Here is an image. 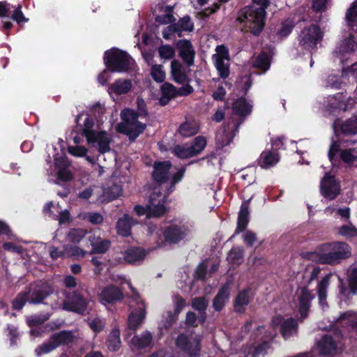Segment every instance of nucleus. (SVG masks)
<instances>
[{"label":"nucleus","instance_id":"obj_1","mask_svg":"<svg viewBox=\"0 0 357 357\" xmlns=\"http://www.w3.org/2000/svg\"><path fill=\"white\" fill-rule=\"evenodd\" d=\"M252 5L242 8L238 12V21L243 24L246 32L259 36L265 26L266 9L270 6L269 0H252Z\"/></svg>","mask_w":357,"mask_h":357},{"label":"nucleus","instance_id":"obj_2","mask_svg":"<svg viewBox=\"0 0 357 357\" xmlns=\"http://www.w3.org/2000/svg\"><path fill=\"white\" fill-rule=\"evenodd\" d=\"M185 168L172 167L169 161H157L154 162L152 176L160 185H165L167 195L173 190L174 185L180 182L184 176Z\"/></svg>","mask_w":357,"mask_h":357},{"label":"nucleus","instance_id":"obj_3","mask_svg":"<svg viewBox=\"0 0 357 357\" xmlns=\"http://www.w3.org/2000/svg\"><path fill=\"white\" fill-rule=\"evenodd\" d=\"M103 60L107 70L112 73L128 72L134 61L130 54L116 47L105 51Z\"/></svg>","mask_w":357,"mask_h":357},{"label":"nucleus","instance_id":"obj_4","mask_svg":"<svg viewBox=\"0 0 357 357\" xmlns=\"http://www.w3.org/2000/svg\"><path fill=\"white\" fill-rule=\"evenodd\" d=\"M271 324L273 328L269 332H264V328L263 326H260L257 328L259 335L264 333L260 339L264 340L265 342L273 340L277 334L275 328L277 327H280L281 334L284 339H288L297 333L298 324L293 318L284 319L280 315H276L273 318Z\"/></svg>","mask_w":357,"mask_h":357},{"label":"nucleus","instance_id":"obj_5","mask_svg":"<svg viewBox=\"0 0 357 357\" xmlns=\"http://www.w3.org/2000/svg\"><path fill=\"white\" fill-rule=\"evenodd\" d=\"M318 254L322 263L334 264L351 255L349 245L342 242L325 243L318 248Z\"/></svg>","mask_w":357,"mask_h":357},{"label":"nucleus","instance_id":"obj_6","mask_svg":"<svg viewBox=\"0 0 357 357\" xmlns=\"http://www.w3.org/2000/svg\"><path fill=\"white\" fill-rule=\"evenodd\" d=\"M166 199L167 195L162 193L159 188H155L146 207L137 205L135 207V211L139 215H146L148 218L160 217L166 211L164 206Z\"/></svg>","mask_w":357,"mask_h":357},{"label":"nucleus","instance_id":"obj_7","mask_svg":"<svg viewBox=\"0 0 357 357\" xmlns=\"http://www.w3.org/2000/svg\"><path fill=\"white\" fill-rule=\"evenodd\" d=\"M130 290L132 291V295L130 298V307H136L128 316V327L130 330H137L143 323L146 317L145 305L143 301L141 300L138 293L132 286L129 281H126Z\"/></svg>","mask_w":357,"mask_h":357},{"label":"nucleus","instance_id":"obj_8","mask_svg":"<svg viewBox=\"0 0 357 357\" xmlns=\"http://www.w3.org/2000/svg\"><path fill=\"white\" fill-rule=\"evenodd\" d=\"M202 335L194 331L180 334L176 340L177 348L186 353L189 357H197L201 350Z\"/></svg>","mask_w":357,"mask_h":357},{"label":"nucleus","instance_id":"obj_9","mask_svg":"<svg viewBox=\"0 0 357 357\" xmlns=\"http://www.w3.org/2000/svg\"><path fill=\"white\" fill-rule=\"evenodd\" d=\"M324 33L317 24L305 26L298 36V45L305 50L310 51L317 47V43L322 40Z\"/></svg>","mask_w":357,"mask_h":357},{"label":"nucleus","instance_id":"obj_10","mask_svg":"<svg viewBox=\"0 0 357 357\" xmlns=\"http://www.w3.org/2000/svg\"><path fill=\"white\" fill-rule=\"evenodd\" d=\"M74 335L71 331H63L53 334L47 342L38 347L36 350V354L40 356L48 354L61 344H66L73 342Z\"/></svg>","mask_w":357,"mask_h":357},{"label":"nucleus","instance_id":"obj_11","mask_svg":"<svg viewBox=\"0 0 357 357\" xmlns=\"http://www.w3.org/2000/svg\"><path fill=\"white\" fill-rule=\"evenodd\" d=\"M50 176H54V183L60 185L73 179L72 167L68 158H54L53 166H51Z\"/></svg>","mask_w":357,"mask_h":357},{"label":"nucleus","instance_id":"obj_12","mask_svg":"<svg viewBox=\"0 0 357 357\" xmlns=\"http://www.w3.org/2000/svg\"><path fill=\"white\" fill-rule=\"evenodd\" d=\"M206 146V138L203 136H197L190 144L176 145L174 148L173 153L176 156H195L199 154Z\"/></svg>","mask_w":357,"mask_h":357},{"label":"nucleus","instance_id":"obj_13","mask_svg":"<svg viewBox=\"0 0 357 357\" xmlns=\"http://www.w3.org/2000/svg\"><path fill=\"white\" fill-rule=\"evenodd\" d=\"M165 241L169 244H177L189 234L188 228L181 224H171L160 230Z\"/></svg>","mask_w":357,"mask_h":357},{"label":"nucleus","instance_id":"obj_14","mask_svg":"<svg viewBox=\"0 0 357 357\" xmlns=\"http://www.w3.org/2000/svg\"><path fill=\"white\" fill-rule=\"evenodd\" d=\"M320 190L324 198L333 200L339 195L340 186L333 176L326 173L324 177L321 181Z\"/></svg>","mask_w":357,"mask_h":357},{"label":"nucleus","instance_id":"obj_15","mask_svg":"<svg viewBox=\"0 0 357 357\" xmlns=\"http://www.w3.org/2000/svg\"><path fill=\"white\" fill-rule=\"evenodd\" d=\"M175 47L178 56L188 67L194 65L196 52L190 40L180 39L175 43Z\"/></svg>","mask_w":357,"mask_h":357},{"label":"nucleus","instance_id":"obj_16","mask_svg":"<svg viewBox=\"0 0 357 357\" xmlns=\"http://www.w3.org/2000/svg\"><path fill=\"white\" fill-rule=\"evenodd\" d=\"M88 301L77 292L68 295L63 301V308L64 310L83 314L87 309Z\"/></svg>","mask_w":357,"mask_h":357},{"label":"nucleus","instance_id":"obj_17","mask_svg":"<svg viewBox=\"0 0 357 357\" xmlns=\"http://www.w3.org/2000/svg\"><path fill=\"white\" fill-rule=\"evenodd\" d=\"M296 296V307L301 314V319H304L307 314L310 303L314 298V295L311 294L307 287H304L298 289Z\"/></svg>","mask_w":357,"mask_h":357},{"label":"nucleus","instance_id":"obj_18","mask_svg":"<svg viewBox=\"0 0 357 357\" xmlns=\"http://www.w3.org/2000/svg\"><path fill=\"white\" fill-rule=\"evenodd\" d=\"M146 128V123L137 122V123L131 125L118 123L116 129L119 133L127 135L129 139L133 142L145 130Z\"/></svg>","mask_w":357,"mask_h":357},{"label":"nucleus","instance_id":"obj_19","mask_svg":"<svg viewBox=\"0 0 357 357\" xmlns=\"http://www.w3.org/2000/svg\"><path fill=\"white\" fill-rule=\"evenodd\" d=\"M153 335L149 331L135 335L130 340L129 344L132 350H142L151 348L153 345Z\"/></svg>","mask_w":357,"mask_h":357},{"label":"nucleus","instance_id":"obj_20","mask_svg":"<svg viewBox=\"0 0 357 357\" xmlns=\"http://www.w3.org/2000/svg\"><path fill=\"white\" fill-rule=\"evenodd\" d=\"M340 294L341 298H348L357 294V268H354L349 278V287L344 285L343 281L339 278Z\"/></svg>","mask_w":357,"mask_h":357},{"label":"nucleus","instance_id":"obj_21","mask_svg":"<svg viewBox=\"0 0 357 357\" xmlns=\"http://www.w3.org/2000/svg\"><path fill=\"white\" fill-rule=\"evenodd\" d=\"M123 298V292L119 288L112 284L103 288L100 294L101 303L104 305L107 303H114L121 301Z\"/></svg>","mask_w":357,"mask_h":357},{"label":"nucleus","instance_id":"obj_22","mask_svg":"<svg viewBox=\"0 0 357 357\" xmlns=\"http://www.w3.org/2000/svg\"><path fill=\"white\" fill-rule=\"evenodd\" d=\"M338 347V342L331 335H324L317 342V348L322 355H333Z\"/></svg>","mask_w":357,"mask_h":357},{"label":"nucleus","instance_id":"obj_23","mask_svg":"<svg viewBox=\"0 0 357 357\" xmlns=\"http://www.w3.org/2000/svg\"><path fill=\"white\" fill-rule=\"evenodd\" d=\"M87 239L92 247V250L90 252V254L105 253L111 245V241L109 240L102 238L100 236H96L95 234L89 233V235L87 236Z\"/></svg>","mask_w":357,"mask_h":357},{"label":"nucleus","instance_id":"obj_24","mask_svg":"<svg viewBox=\"0 0 357 357\" xmlns=\"http://www.w3.org/2000/svg\"><path fill=\"white\" fill-rule=\"evenodd\" d=\"M121 187L114 182L109 181L107 187L103 188L102 195L98 199L100 202H107L116 199L121 195Z\"/></svg>","mask_w":357,"mask_h":357},{"label":"nucleus","instance_id":"obj_25","mask_svg":"<svg viewBox=\"0 0 357 357\" xmlns=\"http://www.w3.org/2000/svg\"><path fill=\"white\" fill-rule=\"evenodd\" d=\"M171 74L173 80L179 84L190 82V79L187 75L185 70L178 60H173L171 63Z\"/></svg>","mask_w":357,"mask_h":357},{"label":"nucleus","instance_id":"obj_26","mask_svg":"<svg viewBox=\"0 0 357 357\" xmlns=\"http://www.w3.org/2000/svg\"><path fill=\"white\" fill-rule=\"evenodd\" d=\"M347 96L343 93H337L333 96L328 97V110L331 113H335L337 110H347Z\"/></svg>","mask_w":357,"mask_h":357},{"label":"nucleus","instance_id":"obj_27","mask_svg":"<svg viewBox=\"0 0 357 357\" xmlns=\"http://www.w3.org/2000/svg\"><path fill=\"white\" fill-rule=\"evenodd\" d=\"M132 86L130 79H117L108 86V93H114L117 96L126 94L129 92Z\"/></svg>","mask_w":357,"mask_h":357},{"label":"nucleus","instance_id":"obj_28","mask_svg":"<svg viewBox=\"0 0 357 357\" xmlns=\"http://www.w3.org/2000/svg\"><path fill=\"white\" fill-rule=\"evenodd\" d=\"M332 274L329 273L324 277L317 284V289L319 297V304L323 309L327 306V289L330 285Z\"/></svg>","mask_w":357,"mask_h":357},{"label":"nucleus","instance_id":"obj_29","mask_svg":"<svg viewBox=\"0 0 357 357\" xmlns=\"http://www.w3.org/2000/svg\"><path fill=\"white\" fill-rule=\"evenodd\" d=\"M252 106L248 103L245 97L236 99L232 104L231 109L234 114L246 116L252 112Z\"/></svg>","mask_w":357,"mask_h":357},{"label":"nucleus","instance_id":"obj_30","mask_svg":"<svg viewBox=\"0 0 357 357\" xmlns=\"http://www.w3.org/2000/svg\"><path fill=\"white\" fill-rule=\"evenodd\" d=\"M87 142L89 144L97 143L98 151L101 154H104L110 150L111 139L107 136L105 131L98 132L95 135L92 141Z\"/></svg>","mask_w":357,"mask_h":357},{"label":"nucleus","instance_id":"obj_31","mask_svg":"<svg viewBox=\"0 0 357 357\" xmlns=\"http://www.w3.org/2000/svg\"><path fill=\"white\" fill-rule=\"evenodd\" d=\"M135 222L128 215L125 214L120 218L116 222V231L118 234L122 236H128L131 233V227Z\"/></svg>","mask_w":357,"mask_h":357},{"label":"nucleus","instance_id":"obj_32","mask_svg":"<svg viewBox=\"0 0 357 357\" xmlns=\"http://www.w3.org/2000/svg\"><path fill=\"white\" fill-rule=\"evenodd\" d=\"M251 298L252 294L250 289H244L241 291L235 300V311L240 313L243 312L245 310V307L249 304Z\"/></svg>","mask_w":357,"mask_h":357},{"label":"nucleus","instance_id":"obj_33","mask_svg":"<svg viewBox=\"0 0 357 357\" xmlns=\"http://www.w3.org/2000/svg\"><path fill=\"white\" fill-rule=\"evenodd\" d=\"M146 251L142 248H130L125 252L124 259L128 263L140 262L145 258Z\"/></svg>","mask_w":357,"mask_h":357},{"label":"nucleus","instance_id":"obj_34","mask_svg":"<svg viewBox=\"0 0 357 357\" xmlns=\"http://www.w3.org/2000/svg\"><path fill=\"white\" fill-rule=\"evenodd\" d=\"M229 297V287L228 285L223 286L215 297L213 306L216 311H220L225 305Z\"/></svg>","mask_w":357,"mask_h":357},{"label":"nucleus","instance_id":"obj_35","mask_svg":"<svg viewBox=\"0 0 357 357\" xmlns=\"http://www.w3.org/2000/svg\"><path fill=\"white\" fill-rule=\"evenodd\" d=\"M336 322L342 326H351L357 333V313L352 312H344L340 316Z\"/></svg>","mask_w":357,"mask_h":357},{"label":"nucleus","instance_id":"obj_36","mask_svg":"<svg viewBox=\"0 0 357 357\" xmlns=\"http://www.w3.org/2000/svg\"><path fill=\"white\" fill-rule=\"evenodd\" d=\"M248 215V204L245 202L241 205L238 213V225L235 234L241 232L246 228L249 221Z\"/></svg>","mask_w":357,"mask_h":357},{"label":"nucleus","instance_id":"obj_37","mask_svg":"<svg viewBox=\"0 0 357 357\" xmlns=\"http://www.w3.org/2000/svg\"><path fill=\"white\" fill-rule=\"evenodd\" d=\"M284 137H280L271 140V149L268 152H262L260 156H281L280 150L284 149Z\"/></svg>","mask_w":357,"mask_h":357},{"label":"nucleus","instance_id":"obj_38","mask_svg":"<svg viewBox=\"0 0 357 357\" xmlns=\"http://www.w3.org/2000/svg\"><path fill=\"white\" fill-rule=\"evenodd\" d=\"M174 302L175 303L174 312V314H172L170 312H168V317L169 320L167 321L166 327H169L175 321L178 314L181 312V310L185 305V300L178 296H176L174 297Z\"/></svg>","mask_w":357,"mask_h":357},{"label":"nucleus","instance_id":"obj_39","mask_svg":"<svg viewBox=\"0 0 357 357\" xmlns=\"http://www.w3.org/2000/svg\"><path fill=\"white\" fill-rule=\"evenodd\" d=\"M120 330L119 328H114L109 335L107 346L110 351H115L118 350L121 346L120 338Z\"/></svg>","mask_w":357,"mask_h":357},{"label":"nucleus","instance_id":"obj_40","mask_svg":"<svg viewBox=\"0 0 357 357\" xmlns=\"http://www.w3.org/2000/svg\"><path fill=\"white\" fill-rule=\"evenodd\" d=\"M87 230L82 228L71 229L67 234V240L74 244L79 243L86 234L89 235Z\"/></svg>","mask_w":357,"mask_h":357},{"label":"nucleus","instance_id":"obj_41","mask_svg":"<svg viewBox=\"0 0 357 357\" xmlns=\"http://www.w3.org/2000/svg\"><path fill=\"white\" fill-rule=\"evenodd\" d=\"M139 117V114L137 112L134 111L132 109L126 108L121 111V118L122 119V122L120 123H126L128 125H131L133 123H137L139 122L138 119Z\"/></svg>","mask_w":357,"mask_h":357},{"label":"nucleus","instance_id":"obj_42","mask_svg":"<svg viewBox=\"0 0 357 357\" xmlns=\"http://www.w3.org/2000/svg\"><path fill=\"white\" fill-rule=\"evenodd\" d=\"M94 126V121L90 117L87 116L84 121V126L82 128V135L86 138L87 141H92L94 139L95 135L98 132H96L93 128Z\"/></svg>","mask_w":357,"mask_h":357},{"label":"nucleus","instance_id":"obj_43","mask_svg":"<svg viewBox=\"0 0 357 357\" xmlns=\"http://www.w3.org/2000/svg\"><path fill=\"white\" fill-rule=\"evenodd\" d=\"M253 66L263 71H266L271 66L270 59L266 52L262 51L256 57Z\"/></svg>","mask_w":357,"mask_h":357},{"label":"nucleus","instance_id":"obj_44","mask_svg":"<svg viewBox=\"0 0 357 357\" xmlns=\"http://www.w3.org/2000/svg\"><path fill=\"white\" fill-rule=\"evenodd\" d=\"M77 217L79 219L88 221L93 225H99L103 222V216L99 213L81 212Z\"/></svg>","mask_w":357,"mask_h":357},{"label":"nucleus","instance_id":"obj_45","mask_svg":"<svg viewBox=\"0 0 357 357\" xmlns=\"http://www.w3.org/2000/svg\"><path fill=\"white\" fill-rule=\"evenodd\" d=\"M66 257H73L75 259H80L84 258L86 252L75 245H65Z\"/></svg>","mask_w":357,"mask_h":357},{"label":"nucleus","instance_id":"obj_46","mask_svg":"<svg viewBox=\"0 0 357 357\" xmlns=\"http://www.w3.org/2000/svg\"><path fill=\"white\" fill-rule=\"evenodd\" d=\"M341 130L344 135L357 134V116L347 120L341 126Z\"/></svg>","mask_w":357,"mask_h":357},{"label":"nucleus","instance_id":"obj_47","mask_svg":"<svg viewBox=\"0 0 357 357\" xmlns=\"http://www.w3.org/2000/svg\"><path fill=\"white\" fill-rule=\"evenodd\" d=\"M354 156L351 149H342L338 142L333 141L331 144L328 156Z\"/></svg>","mask_w":357,"mask_h":357},{"label":"nucleus","instance_id":"obj_48","mask_svg":"<svg viewBox=\"0 0 357 357\" xmlns=\"http://www.w3.org/2000/svg\"><path fill=\"white\" fill-rule=\"evenodd\" d=\"M295 25L291 20H286L281 22L280 27L277 31V36L280 39L286 38L293 31Z\"/></svg>","mask_w":357,"mask_h":357},{"label":"nucleus","instance_id":"obj_49","mask_svg":"<svg viewBox=\"0 0 357 357\" xmlns=\"http://www.w3.org/2000/svg\"><path fill=\"white\" fill-rule=\"evenodd\" d=\"M198 132V127L194 123L184 122L181 124L178 128V132L181 135L188 137L195 135Z\"/></svg>","mask_w":357,"mask_h":357},{"label":"nucleus","instance_id":"obj_50","mask_svg":"<svg viewBox=\"0 0 357 357\" xmlns=\"http://www.w3.org/2000/svg\"><path fill=\"white\" fill-rule=\"evenodd\" d=\"M215 66L221 78L226 79L229 77L230 73L229 65L225 63L222 58L215 59Z\"/></svg>","mask_w":357,"mask_h":357},{"label":"nucleus","instance_id":"obj_51","mask_svg":"<svg viewBox=\"0 0 357 357\" xmlns=\"http://www.w3.org/2000/svg\"><path fill=\"white\" fill-rule=\"evenodd\" d=\"M243 258V250L241 248H233L228 254V260L234 264H239Z\"/></svg>","mask_w":357,"mask_h":357},{"label":"nucleus","instance_id":"obj_52","mask_svg":"<svg viewBox=\"0 0 357 357\" xmlns=\"http://www.w3.org/2000/svg\"><path fill=\"white\" fill-rule=\"evenodd\" d=\"M357 50V43L354 40V37L350 35L347 38L344 39L342 44L341 50L344 53L353 52Z\"/></svg>","mask_w":357,"mask_h":357},{"label":"nucleus","instance_id":"obj_53","mask_svg":"<svg viewBox=\"0 0 357 357\" xmlns=\"http://www.w3.org/2000/svg\"><path fill=\"white\" fill-rule=\"evenodd\" d=\"M338 233L347 238L354 237L357 236V228L352 224L349 223L339 227Z\"/></svg>","mask_w":357,"mask_h":357},{"label":"nucleus","instance_id":"obj_54","mask_svg":"<svg viewBox=\"0 0 357 357\" xmlns=\"http://www.w3.org/2000/svg\"><path fill=\"white\" fill-rule=\"evenodd\" d=\"M178 24L181 31L191 32L194 30V23L189 15H185L179 19Z\"/></svg>","mask_w":357,"mask_h":357},{"label":"nucleus","instance_id":"obj_55","mask_svg":"<svg viewBox=\"0 0 357 357\" xmlns=\"http://www.w3.org/2000/svg\"><path fill=\"white\" fill-rule=\"evenodd\" d=\"M208 301L204 297H198L192 300V307L200 313L205 314Z\"/></svg>","mask_w":357,"mask_h":357},{"label":"nucleus","instance_id":"obj_56","mask_svg":"<svg viewBox=\"0 0 357 357\" xmlns=\"http://www.w3.org/2000/svg\"><path fill=\"white\" fill-rule=\"evenodd\" d=\"M158 53L161 58L170 59L174 57L175 50L173 47L169 45H164L159 47Z\"/></svg>","mask_w":357,"mask_h":357},{"label":"nucleus","instance_id":"obj_57","mask_svg":"<svg viewBox=\"0 0 357 357\" xmlns=\"http://www.w3.org/2000/svg\"><path fill=\"white\" fill-rule=\"evenodd\" d=\"M161 93L172 98L177 97V88L172 84L165 82L160 88Z\"/></svg>","mask_w":357,"mask_h":357},{"label":"nucleus","instance_id":"obj_58","mask_svg":"<svg viewBox=\"0 0 357 357\" xmlns=\"http://www.w3.org/2000/svg\"><path fill=\"white\" fill-rule=\"evenodd\" d=\"M151 75L153 79L157 82H162L165 78V74L162 70L161 65H153L151 67Z\"/></svg>","mask_w":357,"mask_h":357},{"label":"nucleus","instance_id":"obj_59","mask_svg":"<svg viewBox=\"0 0 357 357\" xmlns=\"http://www.w3.org/2000/svg\"><path fill=\"white\" fill-rule=\"evenodd\" d=\"M89 326L94 333H98L105 328V323L104 319L96 317L89 321Z\"/></svg>","mask_w":357,"mask_h":357},{"label":"nucleus","instance_id":"obj_60","mask_svg":"<svg viewBox=\"0 0 357 357\" xmlns=\"http://www.w3.org/2000/svg\"><path fill=\"white\" fill-rule=\"evenodd\" d=\"M50 317L47 314L41 315H34L28 317L27 323L29 326L40 325L47 321Z\"/></svg>","mask_w":357,"mask_h":357},{"label":"nucleus","instance_id":"obj_61","mask_svg":"<svg viewBox=\"0 0 357 357\" xmlns=\"http://www.w3.org/2000/svg\"><path fill=\"white\" fill-rule=\"evenodd\" d=\"M278 158H259L258 165L264 169L270 168L278 162Z\"/></svg>","mask_w":357,"mask_h":357},{"label":"nucleus","instance_id":"obj_62","mask_svg":"<svg viewBox=\"0 0 357 357\" xmlns=\"http://www.w3.org/2000/svg\"><path fill=\"white\" fill-rule=\"evenodd\" d=\"M68 150L73 156H87V149L84 146H69Z\"/></svg>","mask_w":357,"mask_h":357},{"label":"nucleus","instance_id":"obj_63","mask_svg":"<svg viewBox=\"0 0 357 357\" xmlns=\"http://www.w3.org/2000/svg\"><path fill=\"white\" fill-rule=\"evenodd\" d=\"M229 108L227 104L224 107H219L215 114L212 116L211 119L216 123L221 122L225 117V110Z\"/></svg>","mask_w":357,"mask_h":357},{"label":"nucleus","instance_id":"obj_64","mask_svg":"<svg viewBox=\"0 0 357 357\" xmlns=\"http://www.w3.org/2000/svg\"><path fill=\"white\" fill-rule=\"evenodd\" d=\"M11 18L15 21L17 24H20L22 22H26L28 21V19L26 18L21 10V6H19L15 10L13 11Z\"/></svg>","mask_w":357,"mask_h":357}]
</instances>
